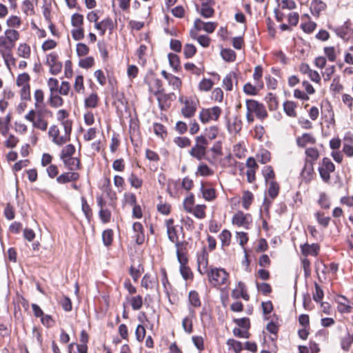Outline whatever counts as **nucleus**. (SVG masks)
Segmentation results:
<instances>
[{"label":"nucleus","instance_id":"60","mask_svg":"<svg viewBox=\"0 0 353 353\" xmlns=\"http://www.w3.org/2000/svg\"><path fill=\"white\" fill-rule=\"evenodd\" d=\"M124 204H128L133 206L137 204V198L134 193L125 192L123 195Z\"/></svg>","mask_w":353,"mask_h":353},{"label":"nucleus","instance_id":"13","mask_svg":"<svg viewBox=\"0 0 353 353\" xmlns=\"http://www.w3.org/2000/svg\"><path fill=\"white\" fill-rule=\"evenodd\" d=\"M149 91L154 95L159 94L162 91H164L162 81L154 77H148L147 80Z\"/></svg>","mask_w":353,"mask_h":353},{"label":"nucleus","instance_id":"55","mask_svg":"<svg viewBox=\"0 0 353 353\" xmlns=\"http://www.w3.org/2000/svg\"><path fill=\"white\" fill-rule=\"evenodd\" d=\"M30 75L26 73L23 72L21 74H19L16 79V85H30Z\"/></svg>","mask_w":353,"mask_h":353},{"label":"nucleus","instance_id":"32","mask_svg":"<svg viewBox=\"0 0 353 353\" xmlns=\"http://www.w3.org/2000/svg\"><path fill=\"white\" fill-rule=\"evenodd\" d=\"M99 97L97 93L93 92L85 99V106L88 108H94L98 105Z\"/></svg>","mask_w":353,"mask_h":353},{"label":"nucleus","instance_id":"43","mask_svg":"<svg viewBox=\"0 0 353 353\" xmlns=\"http://www.w3.org/2000/svg\"><path fill=\"white\" fill-rule=\"evenodd\" d=\"M20 89L21 99L24 101H30L31 99L30 95V85H17Z\"/></svg>","mask_w":353,"mask_h":353},{"label":"nucleus","instance_id":"26","mask_svg":"<svg viewBox=\"0 0 353 353\" xmlns=\"http://www.w3.org/2000/svg\"><path fill=\"white\" fill-rule=\"evenodd\" d=\"M353 343V333H348L347 336H343L340 340L341 349L345 352H349Z\"/></svg>","mask_w":353,"mask_h":353},{"label":"nucleus","instance_id":"27","mask_svg":"<svg viewBox=\"0 0 353 353\" xmlns=\"http://www.w3.org/2000/svg\"><path fill=\"white\" fill-rule=\"evenodd\" d=\"M190 313L191 314V318L188 316L185 317L182 321V326L184 330L188 334H191L193 332L192 318L194 317L195 312L194 310L190 309Z\"/></svg>","mask_w":353,"mask_h":353},{"label":"nucleus","instance_id":"50","mask_svg":"<svg viewBox=\"0 0 353 353\" xmlns=\"http://www.w3.org/2000/svg\"><path fill=\"white\" fill-rule=\"evenodd\" d=\"M227 345L232 348L235 353H240L243 350L242 343L240 341L230 339L227 341Z\"/></svg>","mask_w":353,"mask_h":353},{"label":"nucleus","instance_id":"18","mask_svg":"<svg viewBox=\"0 0 353 353\" xmlns=\"http://www.w3.org/2000/svg\"><path fill=\"white\" fill-rule=\"evenodd\" d=\"M248 216V215H245L243 212L239 211L233 216L232 223L247 228L249 224Z\"/></svg>","mask_w":353,"mask_h":353},{"label":"nucleus","instance_id":"53","mask_svg":"<svg viewBox=\"0 0 353 353\" xmlns=\"http://www.w3.org/2000/svg\"><path fill=\"white\" fill-rule=\"evenodd\" d=\"M263 174L264 176L266 183H269L270 181H274L275 174L272 167L266 166L263 170Z\"/></svg>","mask_w":353,"mask_h":353},{"label":"nucleus","instance_id":"22","mask_svg":"<svg viewBox=\"0 0 353 353\" xmlns=\"http://www.w3.org/2000/svg\"><path fill=\"white\" fill-rule=\"evenodd\" d=\"M319 250V247L317 244H307L305 243L301 246L302 254L305 256L312 255L316 256Z\"/></svg>","mask_w":353,"mask_h":353},{"label":"nucleus","instance_id":"51","mask_svg":"<svg viewBox=\"0 0 353 353\" xmlns=\"http://www.w3.org/2000/svg\"><path fill=\"white\" fill-rule=\"evenodd\" d=\"M258 161L262 164L267 163L270 161L271 155L269 151L261 150L256 155Z\"/></svg>","mask_w":353,"mask_h":353},{"label":"nucleus","instance_id":"9","mask_svg":"<svg viewBox=\"0 0 353 353\" xmlns=\"http://www.w3.org/2000/svg\"><path fill=\"white\" fill-rule=\"evenodd\" d=\"M46 63L50 67V72L52 74H58L62 69V63L58 61V56L55 52L48 54Z\"/></svg>","mask_w":353,"mask_h":353},{"label":"nucleus","instance_id":"35","mask_svg":"<svg viewBox=\"0 0 353 353\" xmlns=\"http://www.w3.org/2000/svg\"><path fill=\"white\" fill-rule=\"evenodd\" d=\"M31 53L30 48L26 43L19 44L17 48V55L20 57L28 59Z\"/></svg>","mask_w":353,"mask_h":353},{"label":"nucleus","instance_id":"64","mask_svg":"<svg viewBox=\"0 0 353 353\" xmlns=\"http://www.w3.org/2000/svg\"><path fill=\"white\" fill-rule=\"evenodd\" d=\"M219 239L221 241L222 245H228L231 239V233L228 230H224L219 235Z\"/></svg>","mask_w":353,"mask_h":353},{"label":"nucleus","instance_id":"3","mask_svg":"<svg viewBox=\"0 0 353 353\" xmlns=\"http://www.w3.org/2000/svg\"><path fill=\"white\" fill-rule=\"evenodd\" d=\"M222 110L219 106L210 108H203L199 112V119L201 123H207L212 121H217L221 114Z\"/></svg>","mask_w":353,"mask_h":353},{"label":"nucleus","instance_id":"15","mask_svg":"<svg viewBox=\"0 0 353 353\" xmlns=\"http://www.w3.org/2000/svg\"><path fill=\"white\" fill-rule=\"evenodd\" d=\"M79 174L75 172H64L57 178L59 183H66L68 182L76 181L79 179Z\"/></svg>","mask_w":353,"mask_h":353},{"label":"nucleus","instance_id":"36","mask_svg":"<svg viewBox=\"0 0 353 353\" xmlns=\"http://www.w3.org/2000/svg\"><path fill=\"white\" fill-rule=\"evenodd\" d=\"M58 94L59 93L50 94L49 103L52 107L59 108L63 103V99Z\"/></svg>","mask_w":353,"mask_h":353},{"label":"nucleus","instance_id":"48","mask_svg":"<svg viewBox=\"0 0 353 353\" xmlns=\"http://www.w3.org/2000/svg\"><path fill=\"white\" fill-rule=\"evenodd\" d=\"M47 85L50 90V94L58 93L59 83L55 78H50L47 81Z\"/></svg>","mask_w":353,"mask_h":353},{"label":"nucleus","instance_id":"59","mask_svg":"<svg viewBox=\"0 0 353 353\" xmlns=\"http://www.w3.org/2000/svg\"><path fill=\"white\" fill-rule=\"evenodd\" d=\"M268 108L270 110H274L278 108L279 103L277 98L272 94H269L266 97Z\"/></svg>","mask_w":353,"mask_h":353},{"label":"nucleus","instance_id":"42","mask_svg":"<svg viewBox=\"0 0 353 353\" xmlns=\"http://www.w3.org/2000/svg\"><path fill=\"white\" fill-rule=\"evenodd\" d=\"M200 13L203 17L210 18L213 16L214 11L210 3H202Z\"/></svg>","mask_w":353,"mask_h":353},{"label":"nucleus","instance_id":"6","mask_svg":"<svg viewBox=\"0 0 353 353\" xmlns=\"http://www.w3.org/2000/svg\"><path fill=\"white\" fill-rule=\"evenodd\" d=\"M335 170V166L329 158L323 159L322 163L319 168V171L321 179L325 182H329L330 180V173Z\"/></svg>","mask_w":353,"mask_h":353},{"label":"nucleus","instance_id":"38","mask_svg":"<svg viewBox=\"0 0 353 353\" xmlns=\"http://www.w3.org/2000/svg\"><path fill=\"white\" fill-rule=\"evenodd\" d=\"M205 205H196L193 208V210L191 213H192L196 218L203 219L205 217Z\"/></svg>","mask_w":353,"mask_h":353},{"label":"nucleus","instance_id":"11","mask_svg":"<svg viewBox=\"0 0 353 353\" xmlns=\"http://www.w3.org/2000/svg\"><path fill=\"white\" fill-rule=\"evenodd\" d=\"M197 265L198 271L201 274L208 272V253L205 248L197 255Z\"/></svg>","mask_w":353,"mask_h":353},{"label":"nucleus","instance_id":"21","mask_svg":"<svg viewBox=\"0 0 353 353\" xmlns=\"http://www.w3.org/2000/svg\"><path fill=\"white\" fill-rule=\"evenodd\" d=\"M61 160L63 161L65 166L70 170L74 171L80 168V160L78 158L70 157L61 159Z\"/></svg>","mask_w":353,"mask_h":353},{"label":"nucleus","instance_id":"17","mask_svg":"<svg viewBox=\"0 0 353 353\" xmlns=\"http://www.w3.org/2000/svg\"><path fill=\"white\" fill-rule=\"evenodd\" d=\"M305 154H306L307 159H306V165H305V168L307 167V164H310V168L312 169L314 162L316 160H317L319 157V150L315 148H309L306 149Z\"/></svg>","mask_w":353,"mask_h":353},{"label":"nucleus","instance_id":"16","mask_svg":"<svg viewBox=\"0 0 353 353\" xmlns=\"http://www.w3.org/2000/svg\"><path fill=\"white\" fill-rule=\"evenodd\" d=\"M94 28L99 31L101 36H103L107 30L113 28V23L110 18H106L100 22L96 23Z\"/></svg>","mask_w":353,"mask_h":353},{"label":"nucleus","instance_id":"10","mask_svg":"<svg viewBox=\"0 0 353 353\" xmlns=\"http://www.w3.org/2000/svg\"><path fill=\"white\" fill-rule=\"evenodd\" d=\"M165 225L169 240L174 243L177 248H179L180 243L179 242L178 230L174 225V220L172 219L166 220Z\"/></svg>","mask_w":353,"mask_h":353},{"label":"nucleus","instance_id":"30","mask_svg":"<svg viewBox=\"0 0 353 353\" xmlns=\"http://www.w3.org/2000/svg\"><path fill=\"white\" fill-rule=\"evenodd\" d=\"M325 8V3L320 0H314L310 6L312 14L316 16H318L321 11L324 10Z\"/></svg>","mask_w":353,"mask_h":353},{"label":"nucleus","instance_id":"4","mask_svg":"<svg viewBox=\"0 0 353 353\" xmlns=\"http://www.w3.org/2000/svg\"><path fill=\"white\" fill-rule=\"evenodd\" d=\"M245 104L246 109L254 113L258 119L263 120L268 117V112L263 104L254 99H248Z\"/></svg>","mask_w":353,"mask_h":353},{"label":"nucleus","instance_id":"46","mask_svg":"<svg viewBox=\"0 0 353 353\" xmlns=\"http://www.w3.org/2000/svg\"><path fill=\"white\" fill-rule=\"evenodd\" d=\"M22 10L27 15H32L34 13V1L25 0L22 4Z\"/></svg>","mask_w":353,"mask_h":353},{"label":"nucleus","instance_id":"20","mask_svg":"<svg viewBox=\"0 0 353 353\" xmlns=\"http://www.w3.org/2000/svg\"><path fill=\"white\" fill-rule=\"evenodd\" d=\"M132 229L134 232L137 233L135 236L137 243L139 245L142 244L145 240L142 224L139 222H135L133 224Z\"/></svg>","mask_w":353,"mask_h":353},{"label":"nucleus","instance_id":"56","mask_svg":"<svg viewBox=\"0 0 353 353\" xmlns=\"http://www.w3.org/2000/svg\"><path fill=\"white\" fill-rule=\"evenodd\" d=\"M147 50V46L145 45H141L137 51V54L139 58V63L144 65L146 62L145 52Z\"/></svg>","mask_w":353,"mask_h":353},{"label":"nucleus","instance_id":"28","mask_svg":"<svg viewBox=\"0 0 353 353\" xmlns=\"http://www.w3.org/2000/svg\"><path fill=\"white\" fill-rule=\"evenodd\" d=\"M201 191L203 194V197L206 201H212L216 197L215 190L212 188L205 187L203 184H201Z\"/></svg>","mask_w":353,"mask_h":353},{"label":"nucleus","instance_id":"44","mask_svg":"<svg viewBox=\"0 0 353 353\" xmlns=\"http://www.w3.org/2000/svg\"><path fill=\"white\" fill-rule=\"evenodd\" d=\"M254 196L251 192L246 190L243 192L242 197V205L245 209H248L253 201Z\"/></svg>","mask_w":353,"mask_h":353},{"label":"nucleus","instance_id":"23","mask_svg":"<svg viewBox=\"0 0 353 353\" xmlns=\"http://www.w3.org/2000/svg\"><path fill=\"white\" fill-rule=\"evenodd\" d=\"M263 86V83H256L252 85L250 83H247L243 86V91L246 94L254 96L256 95L259 90Z\"/></svg>","mask_w":353,"mask_h":353},{"label":"nucleus","instance_id":"29","mask_svg":"<svg viewBox=\"0 0 353 353\" xmlns=\"http://www.w3.org/2000/svg\"><path fill=\"white\" fill-rule=\"evenodd\" d=\"M205 153L206 149L205 148L196 145L190 150V154L198 160L203 159L205 155Z\"/></svg>","mask_w":353,"mask_h":353},{"label":"nucleus","instance_id":"41","mask_svg":"<svg viewBox=\"0 0 353 353\" xmlns=\"http://www.w3.org/2000/svg\"><path fill=\"white\" fill-rule=\"evenodd\" d=\"M194 205V196L193 194H190L188 197H186L183 203L184 210L188 212L191 213L193 210Z\"/></svg>","mask_w":353,"mask_h":353},{"label":"nucleus","instance_id":"57","mask_svg":"<svg viewBox=\"0 0 353 353\" xmlns=\"http://www.w3.org/2000/svg\"><path fill=\"white\" fill-rule=\"evenodd\" d=\"M74 152V146L72 144H68L63 148L61 153V159L70 157Z\"/></svg>","mask_w":353,"mask_h":353},{"label":"nucleus","instance_id":"19","mask_svg":"<svg viewBox=\"0 0 353 353\" xmlns=\"http://www.w3.org/2000/svg\"><path fill=\"white\" fill-rule=\"evenodd\" d=\"M316 142V139L308 133H304L302 136L296 138V143L299 147L303 148L307 144H314Z\"/></svg>","mask_w":353,"mask_h":353},{"label":"nucleus","instance_id":"63","mask_svg":"<svg viewBox=\"0 0 353 353\" xmlns=\"http://www.w3.org/2000/svg\"><path fill=\"white\" fill-rule=\"evenodd\" d=\"M34 99L35 100V106L38 107L43 103L44 92L41 89H37L34 92Z\"/></svg>","mask_w":353,"mask_h":353},{"label":"nucleus","instance_id":"39","mask_svg":"<svg viewBox=\"0 0 353 353\" xmlns=\"http://www.w3.org/2000/svg\"><path fill=\"white\" fill-rule=\"evenodd\" d=\"M268 194L272 199H275L279 192V185L275 181H270L269 183Z\"/></svg>","mask_w":353,"mask_h":353},{"label":"nucleus","instance_id":"58","mask_svg":"<svg viewBox=\"0 0 353 353\" xmlns=\"http://www.w3.org/2000/svg\"><path fill=\"white\" fill-rule=\"evenodd\" d=\"M146 330L143 325H138L135 330L136 339L139 342H142L145 337Z\"/></svg>","mask_w":353,"mask_h":353},{"label":"nucleus","instance_id":"54","mask_svg":"<svg viewBox=\"0 0 353 353\" xmlns=\"http://www.w3.org/2000/svg\"><path fill=\"white\" fill-rule=\"evenodd\" d=\"M128 181L131 186L136 189L140 188L143 184V180L133 173L129 176Z\"/></svg>","mask_w":353,"mask_h":353},{"label":"nucleus","instance_id":"33","mask_svg":"<svg viewBox=\"0 0 353 353\" xmlns=\"http://www.w3.org/2000/svg\"><path fill=\"white\" fill-rule=\"evenodd\" d=\"M231 296L234 299H238L239 298H242L245 301H248L250 299V296L245 288H234Z\"/></svg>","mask_w":353,"mask_h":353},{"label":"nucleus","instance_id":"40","mask_svg":"<svg viewBox=\"0 0 353 353\" xmlns=\"http://www.w3.org/2000/svg\"><path fill=\"white\" fill-rule=\"evenodd\" d=\"M21 21L20 18L16 15L10 16L6 20V25L8 27V29H14L19 28L21 26Z\"/></svg>","mask_w":353,"mask_h":353},{"label":"nucleus","instance_id":"47","mask_svg":"<svg viewBox=\"0 0 353 353\" xmlns=\"http://www.w3.org/2000/svg\"><path fill=\"white\" fill-rule=\"evenodd\" d=\"M235 79V74L230 72L226 75L223 80V87L227 90H232L233 87V80Z\"/></svg>","mask_w":353,"mask_h":353},{"label":"nucleus","instance_id":"31","mask_svg":"<svg viewBox=\"0 0 353 353\" xmlns=\"http://www.w3.org/2000/svg\"><path fill=\"white\" fill-rule=\"evenodd\" d=\"M188 301L194 307H199L201 305L200 296L196 290H191L189 292Z\"/></svg>","mask_w":353,"mask_h":353},{"label":"nucleus","instance_id":"8","mask_svg":"<svg viewBox=\"0 0 353 353\" xmlns=\"http://www.w3.org/2000/svg\"><path fill=\"white\" fill-rule=\"evenodd\" d=\"M334 300L337 303V310L341 314H349L352 312L353 308V303H352L345 296L340 294H336L334 296Z\"/></svg>","mask_w":353,"mask_h":353},{"label":"nucleus","instance_id":"12","mask_svg":"<svg viewBox=\"0 0 353 353\" xmlns=\"http://www.w3.org/2000/svg\"><path fill=\"white\" fill-rule=\"evenodd\" d=\"M48 134L52 139V142L57 145H62L67 142V136L60 134L59 130L55 125L50 128Z\"/></svg>","mask_w":353,"mask_h":353},{"label":"nucleus","instance_id":"25","mask_svg":"<svg viewBox=\"0 0 353 353\" xmlns=\"http://www.w3.org/2000/svg\"><path fill=\"white\" fill-rule=\"evenodd\" d=\"M283 110L285 114L290 117H296L297 107L296 103L292 101H287L283 103Z\"/></svg>","mask_w":353,"mask_h":353},{"label":"nucleus","instance_id":"14","mask_svg":"<svg viewBox=\"0 0 353 353\" xmlns=\"http://www.w3.org/2000/svg\"><path fill=\"white\" fill-rule=\"evenodd\" d=\"M194 28L199 30L201 29H203L208 33H212L214 31L216 24L213 22H207L205 23L202 21L200 19H196L194 23Z\"/></svg>","mask_w":353,"mask_h":353},{"label":"nucleus","instance_id":"45","mask_svg":"<svg viewBox=\"0 0 353 353\" xmlns=\"http://www.w3.org/2000/svg\"><path fill=\"white\" fill-rule=\"evenodd\" d=\"M74 89L79 94H83L85 90L83 84V77L81 75H78L75 78L74 83Z\"/></svg>","mask_w":353,"mask_h":353},{"label":"nucleus","instance_id":"34","mask_svg":"<svg viewBox=\"0 0 353 353\" xmlns=\"http://www.w3.org/2000/svg\"><path fill=\"white\" fill-rule=\"evenodd\" d=\"M196 174L201 176H208L214 174V171L206 164L201 163L196 170Z\"/></svg>","mask_w":353,"mask_h":353},{"label":"nucleus","instance_id":"61","mask_svg":"<svg viewBox=\"0 0 353 353\" xmlns=\"http://www.w3.org/2000/svg\"><path fill=\"white\" fill-rule=\"evenodd\" d=\"M214 83L212 80L209 79H203L199 84V88L201 91L208 92L210 90Z\"/></svg>","mask_w":353,"mask_h":353},{"label":"nucleus","instance_id":"24","mask_svg":"<svg viewBox=\"0 0 353 353\" xmlns=\"http://www.w3.org/2000/svg\"><path fill=\"white\" fill-rule=\"evenodd\" d=\"M126 300L134 310H139L143 306V297L139 294L133 296H127Z\"/></svg>","mask_w":353,"mask_h":353},{"label":"nucleus","instance_id":"7","mask_svg":"<svg viewBox=\"0 0 353 353\" xmlns=\"http://www.w3.org/2000/svg\"><path fill=\"white\" fill-rule=\"evenodd\" d=\"M179 101L183 104V106L181 108V113L183 117L186 118H191L193 117L196 111V102L189 98H186L183 100L182 97L179 98Z\"/></svg>","mask_w":353,"mask_h":353},{"label":"nucleus","instance_id":"49","mask_svg":"<svg viewBox=\"0 0 353 353\" xmlns=\"http://www.w3.org/2000/svg\"><path fill=\"white\" fill-rule=\"evenodd\" d=\"M343 89V85L340 83V77L339 76L335 77L330 85V90L335 93H339Z\"/></svg>","mask_w":353,"mask_h":353},{"label":"nucleus","instance_id":"37","mask_svg":"<svg viewBox=\"0 0 353 353\" xmlns=\"http://www.w3.org/2000/svg\"><path fill=\"white\" fill-rule=\"evenodd\" d=\"M221 55L225 61L228 62H232L236 59L235 52L230 48H225L221 50Z\"/></svg>","mask_w":353,"mask_h":353},{"label":"nucleus","instance_id":"1","mask_svg":"<svg viewBox=\"0 0 353 353\" xmlns=\"http://www.w3.org/2000/svg\"><path fill=\"white\" fill-rule=\"evenodd\" d=\"M19 37V32L17 30L6 29L3 34L0 35V52L3 55L9 56Z\"/></svg>","mask_w":353,"mask_h":353},{"label":"nucleus","instance_id":"62","mask_svg":"<svg viewBox=\"0 0 353 353\" xmlns=\"http://www.w3.org/2000/svg\"><path fill=\"white\" fill-rule=\"evenodd\" d=\"M296 8V3L292 0H281L279 3V8L283 10L285 9L292 10Z\"/></svg>","mask_w":353,"mask_h":353},{"label":"nucleus","instance_id":"5","mask_svg":"<svg viewBox=\"0 0 353 353\" xmlns=\"http://www.w3.org/2000/svg\"><path fill=\"white\" fill-rule=\"evenodd\" d=\"M210 281L214 285H221L226 283L228 274L223 269H212L208 274Z\"/></svg>","mask_w":353,"mask_h":353},{"label":"nucleus","instance_id":"2","mask_svg":"<svg viewBox=\"0 0 353 353\" xmlns=\"http://www.w3.org/2000/svg\"><path fill=\"white\" fill-rule=\"evenodd\" d=\"M24 118L32 123V126L41 131H46L48 122L46 119V111L31 110L26 114Z\"/></svg>","mask_w":353,"mask_h":353},{"label":"nucleus","instance_id":"52","mask_svg":"<svg viewBox=\"0 0 353 353\" xmlns=\"http://www.w3.org/2000/svg\"><path fill=\"white\" fill-rule=\"evenodd\" d=\"M234 322L240 327L244 329L245 330H249L250 328V319L248 317H243L241 319H234Z\"/></svg>","mask_w":353,"mask_h":353}]
</instances>
